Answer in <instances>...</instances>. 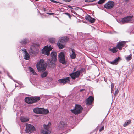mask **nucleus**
Instances as JSON below:
<instances>
[{"instance_id": "nucleus-1", "label": "nucleus", "mask_w": 134, "mask_h": 134, "mask_svg": "<svg viewBox=\"0 0 134 134\" xmlns=\"http://www.w3.org/2000/svg\"><path fill=\"white\" fill-rule=\"evenodd\" d=\"M36 67L39 72L44 71L46 70V65L44 60L41 59L39 62L37 63Z\"/></svg>"}, {"instance_id": "nucleus-2", "label": "nucleus", "mask_w": 134, "mask_h": 134, "mask_svg": "<svg viewBox=\"0 0 134 134\" xmlns=\"http://www.w3.org/2000/svg\"><path fill=\"white\" fill-rule=\"evenodd\" d=\"M40 99V98L38 97H26L25 99V102L28 104H32L38 101Z\"/></svg>"}, {"instance_id": "nucleus-3", "label": "nucleus", "mask_w": 134, "mask_h": 134, "mask_svg": "<svg viewBox=\"0 0 134 134\" xmlns=\"http://www.w3.org/2000/svg\"><path fill=\"white\" fill-rule=\"evenodd\" d=\"M51 125V123L50 122H49L47 125L44 124L43 125L44 129H42L41 130L42 134H50L51 131L48 129L50 127Z\"/></svg>"}, {"instance_id": "nucleus-4", "label": "nucleus", "mask_w": 134, "mask_h": 134, "mask_svg": "<svg viewBox=\"0 0 134 134\" xmlns=\"http://www.w3.org/2000/svg\"><path fill=\"white\" fill-rule=\"evenodd\" d=\"M33 111L35 113L37 114H46L49 112L48 110L45 109L43 108H36L33 109Z\"/></svg>"}, {"instance_id": "nucleus-5", "label": "nucleus", "mask_w": 134, "mask_h": 134, "mask_svg": "<svg viewBox=\"0 0 134 134\" xmlns=\"http://www.w3.org/2000/svg\"><path fill=\"white\" fill-rule=\"evenodd\" d=\"M57 53L55 52H52L51 53V59L48 60V62L51 64L54 63L57 61Z\"/></svg>"}, {"instance_id": "nucleus-6", "label": "nucleus", "mask_w": 134, "mask_h": 134, "mask_svg": "<svg viewBox=\"0 0 134 134\" xmlns=\"http://www.w3.org/2000/svg\"><path fill=\"white\" fill-rule=\"evenodd\" d=\"M53 49L51 45L45 46L42 50V54L48 56L50 54V52Z\"/></svg>"}, {"instance_id": "nucleus-7", "label": "nucleus", "mask_w": 134, "mask_h": 134, "mask_svg": "<svg viewBox=\"0 0 134 134\" xmlns=\"http://www.w3.org/2000/svg\"><path fill=\"white\" fill-rule=\"evenodd\" d=\"M83 110L82 107L79 105H76L74 109L71 110V112L75 114H78L81 113Z\"/></svg>"}, {"instance_id": "nucleus-8", "label": "nucleus", "mask_w": 134, "mask_h": 134, "mask_svg": "<svg viewBox=\"0 0 134 134\" xmlns=\"http://www.w3.org/2000/svg\"><path fill=\"white\" fill-rule=\"evenodd\" d=\"M58 57L60 63L63 64H66V62L65 60V54L63 52H61L58 55Z\"/></svg>"}, {"instance_id": "nucleus-9", "label": "nucleus", "mask_w": 134, "mask_h": 134, "mask_svg": "<svg viewBox=\"0 0 134 134\" xmlns=\"http://www.w3.org/2000/svg\"><path fill=\"white\" fill-rule=\"evenodd\" d=\"M115 5L114 2L109 1L104 5V7L107 9H111L113 8Z\"/></svg>"}, {"instance_id": "nucleus-10", "label": "nucleus", "mask_w": 134, "mask_h": 134, "mask_svg": "<svg viewBox=\"0 0 134 134\" xmlns=\"http://www.w3.org/2000/svg\"><path fill=\"white\" fill-rule=\"evenodd\" d=\"M26 131L27 133L33 131L36 129L35 127L32 125L27 123L26 124Z\"/></svg>"}, {"instance_id": "nucleus-11", "label": "nucleus", "mask_w": 134, "mask_h": 134, "mask_svg": "<svg viewBox=\"0 0 134 134\" xmlns=\"http://www.w3.org/2000/svg\"><path fill=\"white\" fill-rule=\"evenodd\" d=\"M80 71L78 70L75 72L70 74L69 75L72 79L74 80L76 78H78L80 75Z\"/></svg>"}, {"instance_id": "nucleus-12", "label": "nucleus", "mask_w": 134, "mask_h": 134, "mask_svg": "<svg viewBox=\"0 0 134 134\" xmlns=\"http://www.w3.org/2000/svg\"><path fill=\"white\" fill-rule=\"evenodd\" d=\"M70 77H68L66 78L60 79L58 80V81L60 83L65 84L66 83H69L70 82Z\"/></svg>"}, {"instance_id": "nucleus-13", "label": "nucleus", "mask_w": 134, "mask_h": 134, "mask_svg": "<svg viewBox=\"0 0 134 134\" xmlns=\"http://www.w3.org/2000/svg\"><path fill=\"white\" fill-rule=\"evenodd\" d=\"M94 100L93 97L92 96H90L86 99V103L87 105H91L92 104Z\"/></svg>"}, {"instance_id": "nucleus-14", "label": "nucleus", "mask_w": 134, "mask_h": 134, "mask_svg": "<svg viewBox=\"0 0 134 134\" xmlns=\"http://www.w3.org/2000/svg\"><path fill=\"white\" fill-rule=\"evenodd\" d=\"M132 16H129L125 17L121 20V21L123 23H128L131 21Z\"/></svg>"}, {"instance_id": "nucleus-15", "label": "nucleus", "mask_w": 134, "mask_h": 134, "mask_svg": "<svg viewBox=\"0 0 134 134\" xmlns=\"http://www.w3.org/2000/svg\"><path fill=\"white\" fill-rule=\"evenodd\" d=\"M24 52L25 55L24 56V58L26 60H28L30 59V55L27 51L25 49L23 50Z\"/></svg>"}, {"instance_id": "nucleus-16", "label": "nucleus", "mask_w": 134, "mask_h": 134, "mask_svg": "<svg viewBox=\"0 0 134 134\" xmlns=\"http://www.w3.org/2000/svg\"><path fill=\"white\" fill-rule=\"evenodd\" d=\"M121 60V58L120 57H118L115 58L113 61L111 62L110 63L113 65H117L118 64V62Z\"/></svg>"}, {"instance_id": "nucleus-17", "label": "nucleus", "mask_w": 134, "mask_h": 134, "mask_svg": "<svg viewBox=\"0 0 134 134\" xmlns=\"http://www.w3.org/2000/svg\"><path fill=\"white\" fill-rule=\"evenodd\" d=\"M121 60V58L120 57H118L115 58L113 61L111 62L110 63L113 65H117L118 64V62Z\"/></svg>"}, {"instance_id": "nucleus-18", "label": "nucleus", "mask_w": 134, "mask_h": 134, "mask_svg": "<svg viewBox=\"0 0 134 134\" xmlns=\"http://www.w3.org/2000/svg\"><path fill=\"white\" fill-rule=\"evenodd\" d=\"M125 43L126 42H119L117 44L116 47L119 50H121Z\"/></svg>"}, {"instance_id": "nucleus-19", "label": "nucleus", "mask_w": 134, "mask_h": 134, "mask_svg": "<svg viewBox=\"0 0 134 134\" xmlns=\"http://www.w3.org/2000/svg\"><path fill=\"white\" fill-rule=\"evenodd\" d=\"M69 40V38L67 36L63 37L59 39L58 42H66Z\"/></svg>"}, {"instance_id": "nucleus-20", "label": "nucleus", "mask_w": 134, "mask_h": 134, "mask_svg": "<svg viewBox=\"0 0 134 134\" xmlns=\"http://www.w3.org/2000/svg\"><path fill=\"white\" fill-rule=\"evenodd\" d=\"M29 118L24 116L21 117L20 118L21 121L23 122H26L28 121L29 120Z\"/></svg>"}, {"instance_id": "nucleus-21", "label": "nucleus", "mask_w": 134, "mask_h": 134, "mask_svg": "<svg viewBox=\"0 0 134 134\" xmlns=\"http://www.w3.org/2000/svg\"><path fill=\"white\" fill-rule=\"evenodd\" d=\"M72 53L70 55V57L72 59H74L76 58V55L75 52V51L74 49H71Z\"/></svg>"}, {"instance_id": "nucleus-22", "label": "nucleus", "mask_w": 134, "mask_h": 134, "mask_svg": "<svg viewBox=\"0 0 134 134\" xmlns=\"http://www.w3.org/2000/svg\"><path fill=\"white\" fill-rule=\"evenodd\" d=\"M86 19L89 21L90 22L92 23H93L95 21V19L94 18H92L88 15V16L86 17Z\"/></svg>"}, {"instance_id": "nucleus-23", "label": "nucleus", "mask_w": 134, "mask_h": 134, "mask_svg": "<svg viewBox=\"0 0 134 134\" xmlns=\"http://www.w3.org/2000/svg\"><path fill=\"white\" fill-rule=\"evenodd\" d=\"M63 42H58L57 45L60 49H63L65 47V45L62 44Z\"/></svg>"}, {"instance_id": "nucleus-24", "label": "nucleus", "mask_w": 134, "mask_h": 134, "mask_svg": "<svg viewBox=\"0 0 134 134\" xmlns=\"http://www.w3.org/2000/svg\"><path fill=\"white\" fill-rule=\"evenodd\" d=\"M131 122V121L129 120H127L124 124L123 126L124 127H125L127 126L129 124H130Z\"/></svg>"}, {"instance_id": "nucleus-25", "label": "nucleus", "mask_w": 134, "mask_h": 134, "mask_svg": "<svg viewBox=\"0 0 134 134\" xmlns=\"http://www.w3.org/2000/svg\"><path fill=\"white\" fill-rule=\"evenodd\" d=\"M31 52L33 54H35L38 53V50L36 48H35L34 50L32 49H31Z\"/></svg>"}, {"instance_id": "nucleus-26", "label": "nucleus", "mask_w": 134, "mask_h": 134, "mask_svg": "<svg viewBox=\"0 0 134 134\" xmlns=\"http://www.w3.org/2000/svg\"><path fill=\"white\" fill-rule=\"evenodd\" d=\"M132 58V55L130 54L126 57L125 59L126 60L129 61Z\"/></svg>"}, {"instance_id": "nucleus-27", "label": "nucleus", "mask_w": 134, "mask_h": 134, "mask_svg": "<svg viewBox=\"0 0 134 134\" xmlns=\"http://www.w3.org/2000/svg\"><path fill=\"white\" fill-rule=\"evenodd\" d=\"M109 50L110 51L112 52L113 53H116L117 51L116 47H114L113 48H110L109 49Z\"/></svg>"}, {"instance_id": "nucleus-28", "label": "nucleus", "mask_w": 134, "mask_h": 134, "mask_svg": "<svg viewBox=\"0 0 134 134\" xmlns=\"http://www.w3.org/2000/svg\"><path fill=\"white\" fill-rule=\"evenodd\" d=\"M48 73L47 72H44L41 74V76L42 78H44L46 77L47 76Z\"/></svg>"}, {"instance_id": "nucleus-29", "label": "nucleus", "mask_w": 134, "mask_h": 134, "mask_svg": "<svg viewBox=\"0 0 134 134\" xmlns=\"http://www.w3.org/2000/svg\"><path fill=\"white\" fill-rule=\"evenodd\" d=\"M29 70L30 71L32 72L34 75H37V74L35 72L34 70L31 67H29Z\"/></svg>"}, {"instance_id": "nucleus-30", "label": "nucleus", "mask_w": 134, "mask_h": 134, "mask_svg": "<svg viewBox=\"0 0 134 134\" xmlns=\"http://www.w3.org/2000/svg\"><path fill=\"white\" fill-rule=\"evenodd\" d=\"M39 46V45L38 44H35L33 46H32L31 47V48H35L36 47H38Z\"/></svg>"}, {"instance_id": "nucleus-31", "label": "nucleus", "mask_w": 134, "mask_h": 134, "mask_svg": "<svg viewBox=\"0 0 134 134\" xmlns=\"http://www.w3.org/2000/svg\"><path fill=\"white\" fill-rule=\"evenodd\" d=\"M105 1V0H99L98 3L99 4H102L104 3Z\"/></svg>"}, {"instance_id": "nucleus-32", "label": "nucleus", "mask_w": 134, "mask_h": 134, "mask_svg": "<svg viewBox=\"0 0 134 134\" xmlns=\"http://www.w3.org/2000/svg\"><path fill=\"white\" fill-rule=\"evenodd\" d=\"M49 42H54L55 41V39L54 38H51L49 39Z\"/></svg>"}, {"instance_id": "nucleus-33", "label": "nucleus", "mask_w": 134, "mask_h": 134, "mask_svg": "<svg viewBox=\"0 0 134 134\" xmlns=\"http://www.w3.org/2000/svg\"><path fill=\"white\" fill-rule=\"evenodd\" d=\"M119 92V91L118 89H116L115 91L114 95L115 96H116V95Z\"/></svg>"}, {"instance_id": "nucleus-34", "label": "nucleus", "mask_w": 134, "mask_h": 134, "mask_svg": "<svg viewBox=\"0 0 134 134\" xmlns=\"http://www.w3.org/2000/svg\"><path fill=\"white\" fill-rule=\"evenodd\" d=\"M111 91H113V89L114 87V85L113 83H112L111 85Z\"/></svg>"}, {"instance_id": "nucleus-35", "label": "nucleus", "mask_w": 134, "mask_h": 134, "mask_svg": "<svg viewBox=\"0 0 134 134\" xmlns=\"http://www.w3.org/2000/svg\"><path fill=\"white\" fill-rule=\"evenodd\" d=\"M104 129V126H102L99 129V132H101L102 130H103Z\"/></svg>"}, {"instance_id": "nucleus-36", "label": "nucleus", "mask_w": 134, "mask_h": 134, "mask_svg": "<svg viewBox=\"0 0 134 134\" xmlns=\"http://www.w3.org/2000/svg\"><path fill=\"white\" fill-rule=\"evenodd\" d=\"M50 1L53 3H58V2H57V1L54 0H50Z\"/></svg>"}, {"instance_id": "nucleus-37", "label": "nucleus", "mask_w": 134, "mask_h": 134, "mask_svg": "<svg viewBox=\"0 0 134 134\" xmlns=\"http://www.w3.org/2000/svg\"><path fill=\"white\" fill-rule=\"evenodd\" d=\"M64 1L66 2H70L71 0H63Z\"/></svg>"}, {"instance_id": "nucleus-38", "label": "nucleus", "mask_w": 134, "mask_h": 134, "mask_svg": "<svg viewBox=\"0 0 134 134\" xmlns=\"http://www.w3.org/2000/svg\"><path fill=\"white\" fill-rule=\"evenodd\" d=\"M24 40L23 42H26L28 41V40H27L26 39H24Z\"/></svg>"}, {"instance_id": "nucleus-39", "label": "nucleus", "mask_w": 134, "mask_h": 134, "mask_svg": "<svg viewBox=\"0 0 134 134\" xmlns=\"http://www.w3.org/2000/svg\"><path fill=\"white\" fill-rule=\"evenodd\" d=\"M85 91V90L84 89H81L80 90V92H82V91Z\"/></svg>"}, {"instance_id": "nucleus-40", "label": "nucleus", "mask_w": 134, "mask_h": 134, "mask_svg": "<svg viewBox=\"0 0 134 134\" xmlns=\"http://www.w3.org/2000/svg\"><path fill=\"white\" fill-rule=\"evenodd\" d=\"M68 7L70 8H71V9H72V7L71 6H70V5H69L68 6Z\"/></svg>"}, {"instance_id": "nucleus-41", "label": "nucleus", "mask_w": 134, "mask_h": 134, "mask_svg": "<svg viewBox=\"0 0 134 134\" xmlns=\"http://www.w3.org/2000/svg\"><path fill=\"white\" fill-rule=\"evenodd\" d=\"M66 14H67V15L69 16V17H70V14H69L68 13H66Z\"/></svg>"}, {"instance_id": "nucleus-42", "label": "nucleus", "mask_w": 134, "mask_h": 134, "mask_svg": "<svg viewBox=\"0 0 134 134\" xmlns=\"http://www.w3.org/2000/svg\"><path fill=\"white\" fill-rule=\"evenodd\" d=\"M60 123L61 124H64V122H61Z\"/></svg>"}, {"instance_id": "nucleus-43", "label": "nucleus", "mask_w": 134, "mask_h": 134, "mask_svg": "<svg viewBox=\"0 0 134 134\" xmlns=\"http://www.w3.org/2000/svg\"><path fill=\"white\" fill-rule=\"evenodd\" d=\"M119 42H127V41H119Z\"/></svg>"}, {"instance_id": "nucleus-44", "label": "nucleus", "mask_w": 134, "mask_h": 134, "mask_svg": "<svg viewBox=\"0 0 134 134\" xmlns=\"http://www.w3.org/2000/svg\"><path fill=\"white\" fill-rule=\"evenodd\" d=\"M80 35L82 36L83 35V34L82 33L80 34Z\"/></svg>"}, {"instance_id": "nucleus-45", "label": "nucleus", "mask_w": 134, "mask_h": 134, "mask_svg": "<svg viewBox=\"0 0 134 134\" xmlns=\"http://www.w3.org/2000/svg\"><path fill=\"white\" fill-rule=\"evenodd\" d=\"M48 14H49L51 15V14H52L53 13H48Z\"/></svg>"}, {"instance_id": "nucleus-46", "label": "nucleus", "mask_w": 134, "mask_h": 134, "mask_svg": "<svg viewBox=\"0 0 134 134\" xmlns=\"http://www.w3.org/2000/svg\"><path fill=\"white\" fill-rule=\"evenodd\" d=\"M129 0H125V1H128Z\"/></svg>"}, {"instance_id": "nucleus-47", "label": "nucleus", "mask_w": 134, "mask_h": 134, "mask_svg": "<svg viewBox=\"0 0 134 134\" xmlns=\"http://www.w3.org/2000/svg\"><path fill=\"white\" fill-rule=\"evenodd\" d=\"M75 70V69L74 70V71Z\"/></svg>"}, {"instance_id": "nucleus-48", "label": "nucleus", "mask_w": 134, "mask_h": 134, "mask_svg": "<svg viewBox=\"0 0 134 134\" xmlns=\"http://www.w3.org/2000/svg\"><path fill=\"white\" fill-rule=\"evenodd\" d=\"M1 73V72L0 71V73Z\"/></svg>"}]
</instances>
